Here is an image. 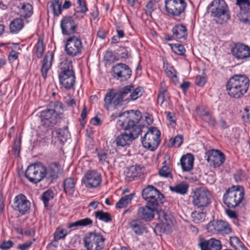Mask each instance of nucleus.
Listing matches in <instances>:
<instances>
[{
	"mask_svg": "<svg viewBox=\"0 0 250 250\" xmlns=\"http://www.w3.org/2000/svg\"><path fill=\"white\" fill-rule=\"evenodd\" d=\"M234 177L236 182H241L246 179V174L243 170L239 169L236 171Z\"/></svg>",
	"mask_w": 250,
	"mask_h": 250,
	"instance_id": "obj_51",
	"label": "nucleus"
},
{
	"mask_svg": "<svg viewBox=\"0 0 250 250\" xmlns=\"http://www.w3.org/2000/svg\"><path fill=\"white\" fill-rule=\"evenodd\" d=\"M67 235V230L65 229H62L57 230L54 233V241L48 245V248L51 246H54V242H57L61 239L64 238Z\"/></svg>",
	"mask_w": 250,
	"mask_h": 250,
	"instance_id": "obj_44",
	"label": "nucleus"
},
{
	"mask_svg": "<svg viewBox=\"0 0 250 250\" xmlns=\"http://www.w3.org/2000/svg\"><path fill=\"white\" fill-rule=\"evenodd\" d=\"M120 118L125 117V119H119L117 122V125L123 129L132 139L137 138L142 132L144 125L139 124L142 118L141 113L139 111L131 110L120 114Z\"/></svg>",
	"mask_w": 250,
	"mask_h": 250,
	"instance_id": "obj_1",
	"label": "nucleus"
},
{
	"mask_svg": "<svg viewBox=\"0 0 250 250\" xmlns=\"http://www.w3.org/2000/svg\"><path fill=\"white\" fill-rule=\"evenodd\" d=\"M191 197L193 206L202 210L210 203L209 192L205 188H196Z\"/></svg>",
	"mask_w": 250,
	"mask_h": 250,
	"instance_id": "obj_11",
	"label": "nucleus"
},
{
	"mask_svg": "<svg viewBox=\"0 0 250 250\" xmlns=\"http://www.w3.org/2000/svg\"><path fill=\"white\" fill-rule=\"evenodd\" d=\"M54 198V193L51 190H47L44 192L42 195V200L45 207H48V202Z\"/></svg>",
	"mask_w": 250,
	"mask_h": 250,
	"instance_id": "obj_46",
	"label": "nucleus"
},
{
	"mask_svg": "<svg viewBox=\"0 0 250 250\" xmlns=\"http://www.w3.org/2000/svg\"><path fill=\"white\" fill-rule=\"evenodd\" d=\"M206 229L208 232L212 234H229L232 231L230 225L222 220L210 221Z\"/></svg>",
	"mask_w": 250,
	"mask_h": 250,
	"instance_id": "obj_13",
	"label": "nucleus"
},
{
	"mask_svg": "<svg viewBox=\"0 0 250 250\" xmlns=\"http://www.w3.org/2000/svg\"><path fill=\"white\" fill-rule=\"evenodd\" d=\"M92 224L93 221L91 219L85 218L70 223L68 226V228L91 226L92 225Z\"/></svg>",
	"mask_w": 250,
	"mask_h": 250,
	"instance_id": "obj_40",
	"label": "nucleus"
},
{
	"mask_svg": "<svg viewBox=\"0 0 250 250\" xmlns=\"http://www.w3.org/2000/svg\"><path fill=\"white\" fill-rule=\"evenodd\" d=\"M53 59V54L52 52L48 51L45 55L42 64L41 72L42 77L45 79L47 73L52 65V61Z\"/></svg>",
	"mask_w": 250,
	"mask_h": 250,
	"instance_id": "obj_28",
	"label": "nucleus"
},
{
	"mask_svg": "<svg viewBox=\"0 0 250 250\" xmlns=\"http://www.w3.org/2000/svg\"><path fill=\"white\" fill-rule=\"evenodd\" d=\"M130 87L124 86L118 91L114 89H109L104 98V105L109 110L114 108L116 106L121 104L127 95L129 94Z\"/></svg>",
	"mask_w": 250,
	"mask_h": 250,
	"instance_id": "obj_4",
	"label": "nucleus"
},
{
	"mask_svg": "<svg viewBox=\"0 0 250 250\" xmlns=\"http://www.w3.org/2000/svg\"><path fill=\"white\" fill-rule=\"evenodd\" d=\"M129 227L137 235H141L146 230L145 224L140 219H133L129 223Z\"/></svg>",
	"mask_w": 250,
	"mask_h": 250,
	"instance_id": "obj_27",
	"label": "nucleus"
},
{
	"mask_svg": "<svg viewBox=\"0 0 250 250\" xmlns=\"http://www.w3.org/2000/svg\"><path fill=\"white\" fill-rule=\"evenodd\" d=\"M133 139L125 132L118 136L116 138L115 142L117 146L122 147L129 145Z\"/></svg>",
	"mask_w": 250,
	"mask_h": 250,
	"instance_id": "obj_38",
	"label": "nucleus"
},
{
	"mask_svg": "<svg viewBox=\"0 0 250 250\" xmlns=\"http://www.w3.org/2000/svg\"><path fill=\"white\" fill-rule=\"evenodd\" d=\"M183 142V137L182 135H177L172 140L171 146L175 147H179Z\"/></svg>",
	"mask_w": 250,
	"mask_h": 250,
	"instance_id": "obj_55",
	"label": "nucleus"
},
{
	"mask_svg": "<svg viewBox=\"0 0 250 250\" xmlns=\"http://www.w3.org/2000/svg\"><path fill=\"white\" fill-rule=\"evenodd\" d=\"M158 215L159 219L164 225L169 226L173 224L174 219L171 214L164 211H160Z\"/></svg>",
	"mask_w": 250,
	"mask_h": 250,
	"instance_id": "obj_39",
	"label": "nucleus"
},
{
	"mask_svg": "<svg viewBox=\"0 0 250 250\" xmlns=\"http://www.w3.org/2000/svg\"><path fill=\"white\" fill-rule=\"evenodd\" d=\"M21 140L19 138H16L14 140L13 150L15 155L19 156L20 152Z\"/></svg>",
	"mask_w": 250,
	"mask_h": 250,
	"instance_id": "obj_61",
	"label": "nucleus"
},
{
	"mask_svg": "<svg viewBox=\"0 0 250 250\" xmlns=\"http://www.w3.org/2000/svg\"><path fill=\"white\" fill-rule=\"evenodd\" d=\"M14 245L13 242L11 240L4 241L0 245V249L2 250H8Z\"/></svg>",
	"mask_w": 250,
	"mask_h": 250,
	"instance_id": "obj_62",
	"label": "nucleus"
},
{
	"mask_svg": "<svg viewBox=\"0 0 250 250\" xmlns=\"http://www.w3.org/2000/svg\"><path fill=\"white\" fill-rule=\"evenodd\" d=\"M143 167L140 165L132 166L125 174V180L131 182L137 177H140L143 173Z\"/></svg>",
	"mask_w": 250,
	"mask_h": 250,
	"instance_id": "obj_26",
	"label": "nucleus"
},
{
	"mask_svg": "<svg viewBox=\"0 0 250 250\" xmlns=\"http://www.w3.org/2000/svg\"><path fill=\"white\" fill-rule=\"evenodd\" d=\"M77 26V23L70 16L64 17L61 21V27L63 35H69L74 34Z\"/></svg>",
	"mask_w": 250,
	"mask_h": 250,
	"instance_id": "obj_21",
	"label": "nucleus"
},
{
	"mask_svg": "<svg viewBox=\"0 0 250 250\" xmlns=\"http://www.w3.org/2000/svg\"><path fill=\"white\" fill-rule=\"evenodd\" d=\"M19 53L17 52L15 50H12L9 53L8 56L9 61L11 62H13L18 59L19 57Z\"/></svg>",
	"mask_w": 250,
	"mask_h": 250,
	"instance_id": "obj_64",
	"label": "nucleus"
},
{
	"mask_svg": "<svg viewBox=\"0 0 250 250\" xmlns=\"http://www.w3.org/2000/svg\"><path fill=\"white\" fill-rule=\"evenodd\" d=\"M12 208L15 211L23 215L29 212L30 202L24 195L20 194L14 198Z\"/></svg>",
	"mask_w": 250,
	"mask_h": 250,
	"instance_id": "obj_16",
	"label": "nucleus"
},
{
	"mask_svg": "<svg viewBox=\"0 0 250 250\" xmlns=\"http://www.w3.org/2000/svg\"><path fill=\"white\" fill-rule=\"evenodd\" d=\"M173 48V51L175 53L179 55L184 56L186 52L184 46L180 44H175Z\"/></svg>",
	"mask_w": 250,
	"mask_h": 250,
	"instance_id": "obj_53",
	"label": "nucleus"
},
{
	"mask_svg": "<svg viewBox=\"0 0 250 250\" xmlns=\"http://www.w3.org/2000/svg\"><path fill=\"white\" fill-rule=\"evenodd\" d=\"M173 38L178 42H182L187 39L188 33L186 26L183 24L175 25L172 29Z\"/></svg>",
	"mask_w": 250,
	"mask_h": 250,
	"instance_id": "obj_24",
	"label": "nucleus"
},
{
	"mask_svg": "<svg viewBox=\"0 0 250 250\" xmlns=\"http://www.w3.org/2000/svg\"><path fill=\"white\" fill-rule=\"evenodd\" d=\"M164 195L160 193V195L154 196L151 199L146 201L147 206H149L151 208L154 209L155 211H157L158 208L162 206L163 203Z\"/></svg>",
	"mask_w": 250,
	"mask_h": 250,
	"instance_id": "obj_32",
	"label": "nucleus"
},
{
	"mask_svg": "<svg viewBox=\"0 0 250 250\" xmlns=\"http://www.w3.org/2000/svg\"><path fill=\"white\" fill-rule=\"evenodd\" d=\"M48 6L54 15L59 16L62 13V8L59 0H53V1L48 2Z\"/></svg>",
	"mask_w": 250,
	"mask_h": 250,
	"instance_id": "obj_42",
	"label": "nucleus"
},
{
	"mask_svg": "<svg viewBox=\"0 0 250 250\" xmlns=\"http://www.w3.org/2000/svg\"><path fill=\"white\" fill-rule=\"evenodd\" d=\"M236 4L240 7L241 12L247 14V16H243L240 20L246 24H250V1L249 0H236Z\"/></svg>",
	"mask_w": 250,
	"mask_h": 250,
	"instance_id": "obj_25",
	"label": "nucleus"
},
{
	"mask_svg": "<svg viewBox=\"0 0 250 250\" xmlns=\"http://www.w3.org/2000/svg\"><path fill=\"white\" fill-rule=\"evenodd\" d=\"M196 113L198 116L206 122L212 126L215 125V120L207 106L201 105L197 107L196 109Z\"/></svg>",
	"mask_w": 250,
	"mask_h": 250,
	"instance_id": "obj_23",
	"label": "nucleus"
},
{
	"mask_svg": "<svg viewBox=\"0 0 250 250\" xmlns=\"http://www.w3.org/2000/svg\"><path fill=\"white\" fill-rule=\"evenodd\" d=\"M84 49L82 40L79 37L73 35L65 42V51L69 56L74 57L81 54Z\"/></svg>",
	"mask_w": 250,
	"mask_h": 250,
	"instance_id": "obj_12",
	"label": "nucleus"
},
{
	"mask_svg": "<svg viewBox=\"0 0 250 250\" xmlns=\"http://www.w3.org/2000/svg\"><path fill=\"white\" fill-rule=\"evenodd\" d=\"M242 118L245 122L250 123V106L245 108Z\"/></svg>",
	"mask_w": 250,
	"mask_h": 250,
	"instance_id": "obj_63",
	"label": "nucleus"
},
{
	"mask_svg": "<svg viewBox=\"0 0 250 250\" xmlns=\"http://www.w3.org/2000/svg\"><path fill=\"white\" fill-rule=\"evenodd\" d=\"M188 187L189 185L187 183L182 182L173 186H170L169 189L173 192L181 195H185L187 193Z\"/></svg>",
	"mask_w": 250,
	"mask_h": 250,
	"instance_id": "obj_35",
	"label": "nucleus"
},
{
	"mask_svg": "<svg viewBox=\"0 0 250 250\" xmlns=\"http://www.w3.org/2000/svg\"><path fill=\"white\" fill-rule=\"evenodd\" d=\"M250 79L245 75L236 74L231 77L226 85V91L231 98L240 99L248 92Z\"/></svg>",
	"mask_w": 250,
	"mask_h": 250,
	"instance_id": "obj_2",
	"label": "nucleus"
},
{
	"mask_svg": "<svg viewBox=\"0 0 250 250\" xmlns=\"http://www.w3.org/2000/svg\"><path fill=\"white\" fill-rule=\"evenodd\" d=\"M76 181L73 178H66L63 183L64 192L69 196H72L76 189Z\"/></svg>",
	"mask_w": 250,
	"mask_h": 250,
	"instance_id": "obj_31",
	"label": "nucleus"
},
{
	"mask_svg": "<svg viewBox=\"0 0 250 250\" xmlns=\"http://www.w3.org/2000/svg\"><path fill=\"white\" fill-rule=\"evenodd\" d=\"M134 196L135 193H130L122 197L116 204V208L121 209L127 207L129 205L131 204Z\"/></svg>",
	"mask_w": 250,
	"mask_h": 250,
	"instance_id": "obj_37",
	"label": "nucleus"
},
{
	"mask_svg": "<svg viewBox=\"0 0 250 250\" xmlns=\"http://www.w3.org/2000/svg\"><path fill=\"white\" fill-rule=\"evenodd\" d=\"M44 178L48 179H56L57 177V172L55 169L53 168L52 167H48L46 168L45 167Z\"/></svg>",
	"mask_w": 250,
	"mask_h": 250,
	"instance_id": "obj_50",
	"label": "nucleus"
},
{
	"mask_svg": "<svg viewBox=\"0 0 250 250\" xmlns=\"http://www.w3.org/2000/svg\"><path fill=\"white\" fill-rule=\"evenodd\" d=\"M203 211H199L195 210L192 212L191 217L192 221L196 224L203 222L206 219V215Z\"/></svg>",
	"mask_w": 250,
	"mask_h": 250,
	"instance_id": "obj_43",
	"label": "nucleus"
},
{
	"mask_svg": "<svg viewBox=\"0 0 250 250\" xmlns=\"http://www.w3.org/2000/svg\"><path fill=\"white\" fill-rule=\"evenodd\" d=\"M126 86L130 87L129 96L125 99V101H135L142 96L144 92L143 88L142 87H137L135 88L133 85L130 84Z\"/></svg>",
	"mask_w": 250,
	"mask_h": 250,
	"instance_id": "obj_33",
	"label": "nucleus"
},
{
	"mask_svg": "<svg viewBox=\"0 0 250 250\" xmlns=\"http://www.w3.org/2000/svg\"><path fill=\"white\" fill-rule=\"evenodd\" d=\"M244 189L240 186H234L228 188L223 197V203L229 208H235L244 199Z\"/></svg>",
	"mask_w": 250,
	"mask_h": 250,
	"instance_id": "obj_5",
	"label": "nucleus"
},
{
	"mask_svg": "<svg viewBox=\"0 0 250 250\" xmlns=\"http://www.w3.org/2000/svg\"><path fill=\"white\" fill-rule=\"evenodd\" d=\"M167 91L166 87L163 86V83H161V87L159 89V93L157 98V103L162 105L165 101V96L167 95Z\"/></svg>",
	"mask_w": 250,
	"mask_h": 250,
	"instance_id": "obj_47",
	"label": "nucleus"
},
{
	"mask_svg": "<svg viewBox=\"0 0 250 250\" xmlns=\"http://www.w3.org/2000/svg\"><path fill=\"white\" fill-rule=\"evenodd\" d=\"M230 208L226 209L225 212L226 214L234 221H237L238 218V214L237 212L235 211L229 209Z\"/></svg>",
	"mask_w": 250,
	"mask_h": 250,
	"instance_id": "obj_58",
	"label": "nucleus"
},
{
	"mask_svg": "<svg viewBox=\"0 0 250 250\" xmlns=\"http://www.w3.org/2000/svg\"><path fill=\"white\" fill-rule=\"evenodd\" d=\"M45 166L40 162L29 165L25 173L26 178L32 183L37 184L44 178Z\"/></svg>",
	"mask_w": 250,
	"mask_h": 250,
	"instance_id": "obj_10",
	"label": "nucleus"
},
{
	"mask_svg": "<svg viewBox=\"0 0 250 250\" xmlns=\"http://www.w3.org/2000/svg\"><path fill=\"white\" fill-rule=\"evenodd\" d=\"M21 17L24 19L30 17L33 14V7L29 3H23L20 9Z\"/></svg>",
	"mask_w": 250,
	"mask_h": 250,
	"instance_id": "obj_41",
	"label": "nucleus"
},
{
	"mask_svg": "<svg viewBox=\"0 0 250 250\" xmlns=\"http://www.w3.org/2000/svg\"><path fill=\"white\" fill-rule=\"evenodd\" d=\"M194 158L191 154H187L183 156L180 160L182 169L184 171H189L193 166Z\"/></svg>",
	"mask_w": 250,
	"mask_h": 250,
	"instance_id": "obj_30",
	"label": "nucleus"
},
{
	"mask_svg": "<svg viewBox=\"0 0 250 250\" xmlns=\"http://www.w3.org/2000/svg\"><path fill=\"white\" fill-rule=\"evenodd\" d=\"M111 72L114 79L120 82L128 80L131 76L132 71L127 64L118 63L112 67Z\"/></svg>",
	"mask_w": 250,
	"mask_h": 250,
	"instance_id": "obj_14",
	"label": "nucleus"
},
{
	"mask_svg": "<svg viewBox=\"0 0 250 250\" xmlns=\"http://www.w3.org/2000/svg\"><path fill=\"white\" fill-rule=\"evenodd\" d=\"M35 47L36 50L37 57L38 58H41L42 56L44 50V46L42 40L39 39Z\"/></svg>",
	"mask_w": 250,
	"mask_h": 250,
	"instance_id": "obj_48",
	"label": "nucleus"
},
{
	"mask_svg": "<svg viewBox=\"0 0 250 250\" xmlns=\"http://www.w3.org/2000/svg\"><path fill=\"white\" fill-rule=\"evenodd\" d=\"M187 4L185 0H165V7L167 14L174 18L185 14Z\"/></svg>",
	"mask_w": 250,
	"mask_h": 250,
	"instance_id": "obj_9",
	"label": "nucleus"
},
{
	"mask_svg": "<svg viewBox=\"0 0 250 250\" xmlns=\"http://www.w3.org/2000/svg\"><path fill=\"white\" fill-rule=\"evenodd\" d=\"M105 240L103 235L96 232L87 233L83 238L84 247L86 250H103Z\"/></svg>",
	"mask_w": 250,
	"mask_h": 250,
	"instance_id": "obj_8",
	"label": "nucleus"
},
{
	"mask_svg": "<svg viewBox=\"0 0 250 250\" xmlns=\"http://www.w3.org/2000/svg\"><path fill=\"white\" fill-rule=\"evenodd\" d=\"M34 241H35V239H32V240H28L23 244H19L17 246V249L20 250H27L31 246Z\"/></svg>",
	"mask_w": 250,
	"mask_h": 250,
	"instance_id": "obj_54",
	"label": "nucleus"
},
{
	"mask_svg": "<svg viewBox=\"0 0 250 250\" xmlns=\"http://www.w3.org/2000/svg\"><path fill=\"white\" fill-rule=\"evenodd\" d=\"M25 19L21 17L12 20L9 25L10 31L12 34L18 33L24 27Z\"/></svg>",
	"mask_w": 250,
	"mask_h": 250,
	"instance_id": "obj_29",
	"label": "nucleus"
},
{
	"mask_svg": "<svg viewBox=\"0 0 250 250\" xmlns=\"http://www.w3.org/2000/svg\"><path fill=\"white\" fill-rule=\"evenodd\" d=\"M40 118L42 123L47 126L56 125L59 119L58 113L54 109H45L41 111Z\"/></svg>",
	"mask_w": 250,
	"mask_h": 250,
	"instance_id": "obj_18",
	"label": "nucleus"
},
{
	"mask_svg": "<svg viewBox=\"0 0 250 250\" xmlns=\"http://www.w3.org/2000/svg\"><path fill=\"white\" fill-rule=\"evenodd\" d=\"M155 212L154 209L146 205L138 208L137 216L139 219L148 222L154 218Z\"/></svg>",
	"mask_w": 250,
	"mask_h": 250,
	"instance_id": "obj_22",
	"label": "nucleus"
},
{
	"mask_svg": "<svg viewBox=\"0 0 250 250\" xmlns=\"http://www.w3.org/2000/svg\"><path fill=\"white\" fill-rule=\"evenodd\" d=\"M77 3L78 4L77 10H80L82 13H86L88 11L85 0H78Z\"/></svg>",
	"mask_w": 250,
	"mask_h": 250,
	"instance_id": "obj_57",
	"label": "nucleus"
},
{
	"mask_svg": "<svg viewBox=\"0 0 250 250\" xmlns=\"http://www.w3.org/2000/svg\"><path fill=\"white\" fill-rule=\"evenodd\" d=\"M159 175L162 177H169L170 176L169 168L167 166H164L159 171Z\"/></svg>",
	"mask_w": 250,
	"mask_h": 250,
	"instance_id": "obj_59",
	"label": "nucleus"
},
{
	"mask_svg": "<svg viewBox=\"0 0 250 250\" xmlns=\"http://www.w3.org/2000/svg\"><path fill=\"white\" fill-rule=\"evenodd\" d=\"M206 160L210 166L217 167L222 165L226 159L224 154L217 149H211L205 153Z\"/></svg>",
	"mask_w": 250,
	"mask_h": 250,
	"instance_id": "obj_17",
	"label": "nucleus"
},
{
	"mask_svg": "<svg viewBox=\"0 0 250 250\" xmlns=\"http://www.w3.org/2000/svg\"><path fill=\"white\" fill-rule=\"evenodd\" d=\"M211 7L210 16L219 24H222L230 18L229 8L224 0H214L209 5Z\"/></svg>",
	"mask_w": 250,
	"mask_h": 250,
	"instance_id": "obj_6",
	"label": "nucleus"
},
{
	"mask_svg": "<svg viewBox=\"0 0 250 250\" xmlns=\"http://www.w3.org/2000/svg\"><path fill=\"white\" fill-rule=\"evenodd\" d=\"M59 67L60 84L66 89L73 88L76 82V77L71 61L65 58L62 59Z\"/></svg>",
	"mask_w": 250,
	"mask_h": 250,
	"instance_id": "obj_3",
	"label": "nucleus"
},
{
	"mask_svg": "<svg viewBox=\"0 0 250 250\" xmlns=\"http://www.w3.org/2000/svg\"><path fill=\"white\" fill-rule=\"evenodd\" d=\"M230 52L232 56L237 60L246 61L250 58V47L240 42L231 45Z\"/></svg>",
	"mask_w": 250,
	"mask_h": 250,
	"instance_id": "obj_15",
	"label": "nucleus"
},
{
	"mask_svg": "<svg viewBox=\"0 0 250 250\" xmlns=\"http://www.w3.org/2000/svg\"><path fill=\"white\" fill-rule=\"evenodd\" d=\"M241 240L236 236H231L229 237V244L236 250H239L241 245H243Z\"/></svg>",
	"mask_w": 250,
	"mask_h": 250,
	"instance_id": "obj_49",
	"label": "nucleus"
},
{
	"mask_svg": "<svg viewBox=\"0 0 250 250\" xmlns=\"http://www.w3.org/2000/svg\"><path fill=\"white\" fill-rule=\"evenodd\" d=\"M83 181L86 187L96 188L102 183V176L96 170H89L85 174Z\"/></svg>",
	"mask_w": 250,
	"mask_h": 250,
	"instance_id": "obj_19",
	"label": "nucleus"
},
{
	"mask_svg": "<svg viewBox=\"0 0 250 250\" xmlns=\"http://www.w3.org/2000/svg\"><path fill=\"white\" fill-rule=\"evenodd\" d=\"M160 192L153 186H148L142 191V197L146 201L154 196L160 195Z\"/></svg>",
	"mask_w": 250,
	"mask_h": 250,
	"instance_id": "obj_34",
	"label": "nucleus"
},
{
	"mask_svg": "<svg viewBox=\"0 0 250 250\" xmlns=\"http://www.w3.org/2000/svg\"><path fill=\"white\" fill-rule=\"evenodd\" d=\"M167 119L169 122L170 125L173 127L176 125V117L174 113L166 111Z\"/></svg>",
	"mask_w": 250,
	"mask_h": 250,
	"instance_id": "obj_56",
	"label": "nucleus"
},
{
	"mask_svg": "<svg viewBox=\"0 0 250 250\" xmlns=\"http://www.w3.org/2000/svg\"><path fill=\"white\" fill-rule=\"evenodd\" d=\"M52 135H55L58 139L63 143L66 142L70 136L67 126H64L63 128L54 129L52 131Z\"/></svg>",
	"mask_w": 250,
	"mask_h": 250,
	"instance_id": "obj_36",
	"label": "nucleus"
},
{
	"mask_svg": "<svg viewBox=\"0 0 250 250\" xmlns=\"http://www.w3.org/2000/svg\"><path fill=\"white\" fill-rule=\"evenodd\" d=\"M95 216L97 219L106 223L111 221V217L110 214L102 210H98L95 212Z\"/></svg>",
	"mask_w": 250,
	"mask_h": 250,
	"instance_id": "obj_45",
	"label": "nucleus"
},
{
	"mask_svg": "<svg viewBox=\"0 0 250 250\" xmlns=\"http://www.w3.org/2000/svg\"><path fill=\"white\" fill-rule=\"evenodd\" d=\"M198 245L201 250H220L222 248L221 241L213 238L209 239L200 238Z\"/></svg>",
	"mask_w": 250,
	"mask_h": 250,
	"instance_id": "obj_20",
	"label": "nucleus"
},
{
	"mask_svg": "<svg viewBox=\"0 0 250 250\" xmlns=\"http://www.w3.org/2000/svg\"><path fill=\"white\" fill-rule=\"evenodd\" d=\"M160 135L161 132L157 127H150L142 138L143 146L151 151L155 150L160 143Z\"/></svg>",
	"mask_w": 250,
	"mask_h": 250,
	"instance_id": "obj_7",
	"label": "nucleus"
},
{
	"mask_svg": "<svg viewBox=\"0 0 250 250\" xmlns=\"http://www.w3.org/2000/svg\"><path fill=\"white\" fill-rule=\"evenodd\" d=\"M97 155L99 159V161L102 164L107 162V153L102 149H96Z\"/></svg>",
	"mask_w": 250,
	"mask_h": 250,
	"instance_id": "obj_52",
	"label": "nucleus"
},
{
	"mask_svg": "<svg viewBox=\"0 0 250 250\" xmlns=\"http://www.w3.org/2000/svg\"><path fill=\"white\" fill-rule=\"evenodd\" d=\"M206 82L207 79L203 75H198L195 78V84L199 86H203L206 83Z\"/></svg>",
	"mask_w": 250,
	"mask_h": 250,
	"instance_id": "obj_60",
	"label": "nucleus"
}]
</instances>
